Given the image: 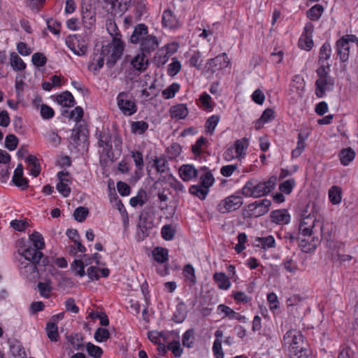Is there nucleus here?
<instances>
[{"instance_id": "nucleus-1", "label": "nucleus", "mask_w": 358, "mask_h": 358, "mask_svg": "<svg viewBox=\"0 0 358 358\" xmlns=\"http://www.w3.org/2000/svg\"><path fill=\"white\" fill-rule=\"evenodd\" d=\"M284 344L291 358H308L310 351L302 334L296 329H290L284 336Z\"/></svg>"}, {"instance_id": "nucleus-2", "label": "nucleus", "mask_w": 358, "mask_h": 358, "mask_svg": "<svg viewBox=\"0 0 358 358\" xmlns=\"http://www.w3.org/2000/svg\"><path fill=\"white\" fill-rule=\"evenodd\" d=\"M277 178L272 176L266 181L255 180L248 181L242 188V194L246 197L258 198L270 193L275 187Z\"/></svg>"}, {"instance_id": "nucleus-3", "label": "nucleus", "mask_w": 358, "mask_h": 358, "mask_svg": "<svg viewBox=\"0 0 358 358\" xmlns=\"http://www.w3.org/2000/svg\"><path fill=\"white\" fill-rule=\"evenodd\" d=\"M20 255L24 258L27 262L21 263L20 269L23 268L27 271H33L35 269V266L32 264L34 262H38L42 257V252L40 250L36 248H31L30 245L24 244L20 247L18 250Z\"/></svg>"}, {"instance_id": "nucleus-4", "label": "nucleus", "mask_w": 358, "mask_h": 358, "mask_svg": "<svg viewBox=\"0 0 358 358\" xmlns=\"http://www.w3.org/2000/svg\"><path fill=\"white\" fill-rule=\"evenodd\" d=\"M124 51V44L117 36L113 38L110 43L102 47V54L108 55L106 64L109 68L113 66L119 60Z\"/></svg>"}, {"instance_id": "nucleus-5", "label": "nucleus", "mask_w": 358, "mask_h": 358, "mask_svg": "<svg viewBox=\"0 0 358 358\" xmlns=\"http://www.w3.org/2000/svg\"><path fill=\"white\" fill-rule=\"evenodd\" d=\"M110 136L108 133L101 131L99 134V148H102V151L99 150L103 157H115V155H120L121 150V141L119 138H115L113 140L114 150L110 143Z\"/></svg>"}, {"instance_id": "nucleus-6", "label": "nucleus", "mask_w": 358, "mask_h": 358, "mask_svg": "<svg viewBox=\"0 0 358 358\" xmlns=\"http://www.w3.org/2000/svg\"><path fill=\"white\" fill-rule=\"evenodd\" d=\"M271 206V201L267 199L255 201L243 210V215L245 217H259L266 214Z\"/></svg>"}, {"instance_id": "nucleus-7", "label": "nucleus", "mask_w": 358, "mask_h": 358, "mask_svg": "<svg viewBox=\"0 0 358 358\" xmlns=\"http://www.w3.org/2000/svg\"><path fill=\"white\" fill-rule=\"evenodd\" d=\"M117 105L121 112L127 116H131L137 111V106L132 96L125 92L118 94Z\"/></svg>"}, {"instance_id": "nucleus-8", "label": "nucleus", "mask_w": 358, "mask_h": 358, "mask_svg": "<svg viewBox=\"0 0 358 358\" xmlns=\"http://www.w3.org/2000/svg\"><path fill=\"white\" fill-rule=\"evenodd\" d=\"M243 204V199L241 196L232 194L219 203L217 210L221 213H227L240 208Z\"/></svg>"}, {"instance_id": "nucleus-9", "label": "nucleus", "mask_w": 358, "mask_h": 358, "mask_svg": "<svg viewBox=\"0 0 358 358\" xmlns=\"http://www.w3.org/2000/svg\"><path fill=\"white\" fill-rule=\"evenodd\" d=\"M131 1V0H101V3L108 13L121 15L128 9Z\"/></svg>"}, {"instance_id": "nucleus-10", "label": "nucleus", "mask_w": 358, "mask_h": 358, "mask_svg": "<svg viewBox=\"0 0 358 358\" xmlns=\"http://www.w3.org/2000/svg\"><path fill=\"white\" fill-rule=\"evenodd\" d=\"M229 64V60L227 54L222 53L209 59L206 64V69L208 72L213 74L218 70L227 67Z\"/></svg>"}, {"instance_id": "nucleus-11", "label": "nucleus", "mask_w": 358, "mask_h": 358, "mask_svg": "<svg viewBox=\"0 0 358 358\" xmlns=\"http://www.w3.org/2000/svg\"><path fill=\"white\" fill-rule=\"evenodd\" d=\"M57 176L59 180L56 185L57 190L64 197L69 196L71 193L70 185L71 184L69 173L65 171H59Z\"/></svg>"}, {"instance_id": "nucleus-12", "label": "nucleus", "mask_w": 358, "mask_h": 358, "mask_svg": "<svg viewBox=\"0 0 358 358\" xmlns=\"http://www.w3.org/2000/svg\"><path fill=\"white\" fill-rule=\"evenodd\" d=\"M217 313L218 315H222V318L228 317L229 320H235L243 323L248 322L245 316L234 311L232 308L224 304L217 306Z\"/></svg>"}, {"instance_id": "nucleus-13", "label": "nucleus", "mask_w": 358, "mask_h": 358, "mask_svg": "<svg viewBox=\"0 0 358 358\" xmlns=\"http://www.w3.org/2000/svg\"><path fill=\"white\" fill-rule=\"evenodd\" d=\"M334 85V79L329 76L325 78H317L315 81V94L317 97L324 96L326 90H331Z\"/></svg>"}, {"instance_id": "nucleus-14", "label": "nucleus", "mask_w": 358, "mask_h": 358, "mask_svg": "<svg viewBox=\"0 0 358 358\" xmlns=\"http://www.w3.org/2000/svg\"><path fill=\"white\" fill-rule=\"evenodd\" d=\"M270 217L272 222L280 225L287 224L291 221V215L285 209L272 211Z\"/></svg>"}, {"instance_id": "nucleus-15", "label": "nucleus", "mask_w": 358, "mask_h": 358, "mask_svg": "<svg viewBox=\"0 0 358 358\" xmlns=\"http://www.w3.org/2000/svg\"><path fill=\"white\" fill-rule=\"evenodd\" d=\"M158 45L159 43L157 38L152 35L146 36L140 42L141 52L146 55H150L151 52L155 50Z\"/></svg>"}, {"instance_id": "nucleus-16", "label": "nucleus", "mask_w": 358, "mask_h": 358, "mask_svg": "<svg viewBox=\"0 0 358 358\" xmlns=\"http://www.w3.org/2000/svg\"><path fill=\"white\" fill-rule=\"evenodd\" d=\"M350 49V44L348 43V41H346L345 38H340L336 41V54L341 62H345L348 60Z\"/></svg>"}, {"instance_id": "nucleus-17", "label": "nucleus", "mask_w": 358, "mask_h": 358, "mask_svg": "<svg viewBox=\"0 0 358 358\" xmlns=\"http://www.w3.org/2000/svg\"><path fill=\"white\" fill-rule=\"evenodd\" d=\"M87 129L83 127H78L73 130L72 135L70 138L71 144L73 145L76 147L78 145H80V143H83V147H85V143L87 141Z\"/></svg>"}, {"instance_id": "nucleus-18", "label": "nucleus", "mask_w": 358, "mask_h": 358, "mask_svg": "<svg viewBox=\"0 0 358 358\" xmlns=\"http://www.w3.org/2000/svg\"><path fill=\"white\" fill-rule=\"evenodd\" d=\"M328 199L333 206H339L343 201V189L338 185H333L328 190Z\"/></svg>"}, {"instance_id": "nucleus-19", "label": "nucleus", "mask_w": 358, "mask_h": 358, "mask_svg": "<svg viewBox=\"0 0 358 358\" xmlns=\"http://www.w3.org/2000/svg\"><path fill=\"white\" fill-rule=\"evenodd\" d=\"M12 181L15 186L23 189L28 187V180L23 176V166L21 164H18L15 169Z\"/></svg>"}, {"instance_id": "nucleus-20", "label": "nucleus", "mask_w": 358, "mask_h": 358, "mask_svg": "<svg viewBox=\"0 0 358 358\" xmlns=\"http://www.w3.org/2000/svg\"><path fill=\"white\" fill-rule=\"evenodd\" d=\"M314 220L309 217H306L305 220H303L299 225L298 238H306L307 236H313V228L314 227Z\"/></svg>"}, {"instance_id": "nucleus-21", "label": "nucleus", "mask_w": 358, "mask_h": 358, "mask_svg": "<svg viewBox=\"0 0 358 358\" xmlns=\"http://www.w3.org/2000/svg\"><path fill=\"white\" fill-rule=\"evenodd\" d=\"M298 239L299 245L304 252H310L313 251L318 244V239L315 238L314 236L298 238Z\"/></svg>"}, {"instance_id": "nucleus-22", "label": "nucleus", "mask_w": 358, "mask_h": 358, "mask_svg": "<svg viewBox=\"0 0 358 358\" xmlns=\"http://www.w3.org/2000/svg\"><path fill=\"white\" fill-rule=\"evenodd\" d=\"M146 36H148L147 26L145 24H138L134 29L130 41L131 43L136 44L140 43Z\"/></svg>"}, {"instance_id": "nucleus-23", "label": "nucleus", "mask_w": 358, "mask_h": 358, "mask_svg": "<svg viewBox=\"0 0 358 358\" xmlns=\"http://www.w3.org/2000/svg\"><path fill=\"white\" fill-rule=\"evenodd\" d=\"M133 68L138 71H145L148 66V58L145 54H138L131 61Z\"/></svg>"}, {"instance_id": "nucleus-24", "label": "nucleus", "mask_w": 358, "mask_h": 358, "mask_svg": "<svg viewBox=\"0 0 358 358\" xmlns=\"http://www.w3.org/2000/svg\"><path fill=\"white\" fill-rule=\"evenodd\" d=\"M328 253L333 261L338 259L341 252H345L344 244L337 241H329L328 243Z\"/></svg>"}, {"instance_id": "nucleus-25", "label": "nucleus", "mask_w": 358, "mask_h": 358, "mask_svg": "<svg viewBox=\"0 0 358 358\" xmlns=\"http://www.w3.org/2000/svg\"><path fill=\"white\" fill-rule=\"evenodd\" d=\"M213 280L217 283V287L220 289L228 290L231 286L229 277L222 272L215 273Z\"/></svg>"}, {"instance_id": "nucleus-26", "label": "nucleus", "mask_w": 358, "mask_h": 358, "mask_svg": "<svg viewBox=\"0 0 358 358\" xmlns=\"http://www.w3.org/2000/svg\"><path fill=\"white\" fill-rule=\"evenodd\" d=\"M170 113L172 118L181 120L187 116L189 111L185 104L180 103L171 106Z\"/></svg>"}, {"instance_id": "nucleus-27", "label": "nucleus", "mask_w": 358, "mask_h": 358, "mask_svg": "<svg viewBox=\"0 0 358 358\" xmlns=\"http://www.w3.org/2000/svg\"><path fill=\"white\" fill-rule=\"evenodd\" d=\"M179 174L184 181H189L196 176V170L192 165H182L179 169Z\"/></svg>"}, {"instance_id": "nucleus-28", "label": "nucleus", "mask_w": 358, "mask_h": 358, "mask_svg": "<svg viewBox=\"0 0 358 358\" xmlns=\"http://www.w3.org/2000/svg\"><path fill=\"white\" fill-rule=\"evenodd\" d=\"M27 169L34 177L38 176L41 173V164L38 158H25Z\"/></svg>"}, {"instance_id": "nucleus-29", "label": "nucleus", "mask_w": 358, "mask_h": 358, "mask_svg": "<svg viewBox=\"0 0 358 358\" xmlns=\"http://www.w3.org/2000/svg\"><path fill=\"white\" fill-rule=\"evenodd\" d=\"M57 101L64 107H71L75 104V100L73 95L68 91L57 95Z\"/></svg>"}, {"instance_id": "nucleus-30", "label": "nucleus", "mask_w": 358, "mask_h": 358, "mask_svg": "<svg viewBox=\"0 0 358 358\" xmlns=\"http://www.w3.org/2000/svg\"><path fill=\"white\" fill-rule=\"evenodd\" d=\"M10 64L14 71H23L26 69V64L16 53L12 52L10 55Z\"/></svg>"}, {"instance_id": "nucleus-31", "label": "nucleus", "mask_w": 358, "mask_h": 358, "mask_svg": "<svg viewBox=\"0 0 358 358\" xmlns=\"http://www.w3.org/2000/svg\"><path fill=\"white\" fill-rule=\"evenodd\" d=\"M256 245L261 247L264 250L273 248L275 247V241L273 236L266 237H258L256 239Z\"/></svg>"}, {"instance_id": "nucleus-32", "label": "nucleus", "mask_w": 358, "mask_h": 358, "mask_svg": "<svg viewBox=\"0 0 358 358\" xmlns=\"http://www.w3.org/2000/svg\"><path fill=\"white\" fill-rule=\"evenodd\" d=\"M162 23L164 26L171 29L176 27L178 22L176 17L173 16L171 10H166L164 12L162 16Z\"/></svg>"}, {"instance_id": "nucleus-33", "label": "nucleus", "mask_w": 358, "mask_h": 358, "mask_svg": "<svg viewBox=\"0 0 358 358\" xmlns=\"http://www.w3.org/2000/svg\"><path fill=\"white\" fill-rule=\"evenodd\" d=\"M269 310L273 314H275L280 308V302L278 296L274 292H270L266 296Z\"/></svg>"}, {"instance_id": "nucleus-34", "label": "nucleus", "mask_w": 358, "mask_h": 358, "mask_svg": "<svg viewBox=\"0 0 358 358\" xmlns=\"http://www.w3.org/2000/svg\"><path fill=\"white\" fill-rule=\"evenodd\" d=\"M189 192L191 194L197 196L201 200H204L209 192L207 188L203 187L200 184L192 185L189 189Z\"/></svg>"}, {"instance_id": "nucleus-35", "label": "nucleus", "mask_w": 358, "mask_h": 358, "mask_svg": "<svg viewBox=\"0 0 358 358\" xmlns=\"http://www.w3.org/2000/svg\"><path fill=\"white\" fill-rule=\"evenodd\" d=\"M29 240L32 243L34 248L41 250L45 247V241L43 236L38 231L29 234Z\"/></svg>"}, {"instance_id": "nucleus-36", "label": "nucleus", "mask_w": 358, "mask_h": 358, "mask_svg": "<svg viewBox=\"0 0 358 358\" xmlns=\"http://www.w3.org/2000/svg\"><path fill=\"white\" fill-rule=\"evenodd\" d=\"M86 263L85 264L80 259H75L71 264V271L79 277L83 278L85 275L86 272L85 271Z\"/></svg>"}, {"instance_id": "nucleus-37", "label": "nucleus", "mask_w": 358, "mask_h": 358, "mask_svg": "<svg viewBox=\"0 0 358 358\" xmlns=\"http://www.w3.org/2000/svg\"><path fill=\"white\" fill-rule=\"evenodd\" d=\"M169 252L166 248L157 247L152 252L155 260L159 263H164L168 260Z\"/></svg>"}, {"instance_id": "nucleus-38", "label": "nucleus", "mask_w": 358, "mask_h": 358, "mask_svg": "<svg viewBox=\"0 0 358 358\" xmlns=\"http://www.w3.org/2000/svg\"><path fill=\"white\" fill-rule=\"evenodd\" d=\"M105 56L101 53L94 54L93 61L89 64L88 68L90 70L97 71L103 66Z\"/></svg>"}, {"instance_id": "nucleus-39", "label": "nucleus", "mask_w": 358, "mask_h": 358, "mask_svg": "<svg viewBox=\"0 0 358 358\" xmlns=\"http://www.w3.org/2000/svg\"><path fill=\"white\" fill-rule=\"evenodd\" d=\"M323 11V6L320 4H316L307 11V16L311 20L316 21L320 19Z\"/></svg>"}, {"instance_id": "nucleus-40", "label": "nucleus", "mask_w": 358, "mask_h": 358, "mask_svg": "<svg viewBox=\"0 0 358 358\" xmlns=\"http://www.w3.org/2000/svg\"><path fill=\"white\" fill-rule=\"evenodd\" d=\"M248 147V141L246 138L237 140L234 143V148L237 155L236 157H242L243 155H245V150Z\"/></svg>"}, {"instance_id": "nucleus-41", "label": "nucleus", "mask_w": 358, "mask_h": 358, "mask_svg": "<svg viewBox=\"0 0 358 358\" xmlns=\"http://www.w3.org/2000/svg\"><path fill=\"white\" fill-rule=\"evenodd\" d=\"M299 46L300 48L308 51L311 50L313 46L311 35L303 34L299 40Z\"/></svg>"}, {"instance_id": "nucleus-42", "label": "nucleus", "mask_w": 358, "mask_h": 358, "mask_svg": "<svg viewBox=\"0 0 358 358\" xmlns=\"http://www.w3.org/2000/svg\"><path fill=\"white\" fill-rule=\"evenodd\" d=\"M148 337L152 343L155 344L166 342V334L164 332L151 331L148 333Z\"/></svg>"}, {"instance_id": "nucleus-43", "label": "nucleus", "mask_w": 358, "mask_h": 358, "mask_svg": "<svg viewBox=\"0 0 358 358\" xmlns=\"http://www.w3.org/2000/svg\"><path fill=\"white\" fill-rule=\"evenodd\" d=\"M180 85L177 83H173L169 85L167 88L162 91V96L164 99H169L174 97L175 94L180 90Z\"/></svg>"}, {"instance_id": "nucleus-44", "label": "nucleus", "mask_w": 358, "mask_h": 358, "mask_svg": "<svg viewBox=\"0 0 358 358\" xmlns=\"http://www.w3.org/2000/svg\"><path fill=\"white\" fill-rule=\"evenodd\" d=\"M46 332L50 341L54 342L57 341L59 338L58 328L55 323L48 322L46 327Z\"/></svg>"}, {"instance_id": "nucleus-45", "label": "nucleus", "mask_w": 358, "mask_h": 358, "mask_svg": "<svg viewBox=\"0 0 358 358\" xmlns=\"http://www.w3.org/2000/svg\"><path fill=\"white\" fill-rule=\"evenodd\" d=\"M214 182V177L210 172H206L200 177V185L207 188L208 191H209L210 187L213 185Z\"/></svg>"}, {"instance_id": "nucleus-46", "label": "nucleus", "mask_w": 358, "mask_h": 358, "mask_svg": "<svg viewBox=\"0 0 358 358\" xmlns=\"http://www.w3.org/2000/svg\"><path fill=\"white\" fill-rule=\"evenodd\" d=\"M110 337V333L108 329L104 328H98L94 335L95 341L98 343L106 341Z\"/></svg>"}, {"instance_id": "nucleus-47", "label": "nucleus", "mask_w": 358, "mask_h": 358, "mask_svg": "<svg viewBox=\"0 0 358 358\" xmlns=\"http://www.w3.org/2000/svg\"><path fill=\"white\" fill-rule=\"evenodd\" d=\"M86 350L88 354L94 358H99L103 354L102 349L92 343H87L86 344Z\"/></svg>"}, {"instance_id": "nucleus-48", "label": "nucleus", "mask_w": 358, "mask_h": 358, "mask_svg": "<svg viewBox=\"0 0 358 358\" xmlns=\"http://www.w3.org/2000/svg\"><path fill=\"white\" fill-rule=\"evenodd\" d=\"M331 55V48L328 42H325L321 47L320 50V60L326 61L329 59Z\"/></svg>"}, {"instance_id": "nucleus-49", "label": "nucleus", "mask_w": 358, "mask_h": 358, "mask_svg": "<svg viewBox=\"0 0 358 358\" xmlns=\"http://www.w3.org/2000/svg\"><path fill=\"white\" fill-rule=\"evenodd\" d=\"M183 275L187 281L194 285L196 282L194 268L191 265H187L183 270Z\"/></svg>"}, {"instance_id": "nucleus-50", "label": "nucleus", "mask_w": 358, "mask_h": 358, "mask_svg": "<svg viewBox=\"0 0 358 358\" xmlns=\"http://www.w3.org/2000/svg\"><path fill=\"white\" fill-rule=\"evenodd\" d=\"M295 185L296 182L294 179H288L280 185L279 189L280 190L281 192L284 194H289L292 192Z\"/></svg>"}, {"instance_id": "nucleus-51", "label": "nucleus", "mask_w": 358, "mask_h": 358, "mask_svg": "<svg viewBox=\"0 0 358 358\" xmlns=\"http://www.w3.org/2000/svg\"><path fill=\"white\" fill-rule=\"evenodd\" d=\"M220 120L218 115H212L207 120L205 127L207 133L213 134Z\"/></svg>"}, {"instance_id": "nucleus-52", "label": "nucleus", "mask_w": 358, "mask_h": 358, "mask_svg": "<svg viewBox=\"0 0 358 358\" xmlns=\"http://www.w3.org/2000/svg\"><path fill=\"white\" fill-rule=\"evenodd\" d=\"M83 20L86 27H90L96 21L95 12L88 10L87 9L85 11H83Z\"/></svg>"}, {"instance_id": "nucleus-53", "label": "nucleus", "mask_w": 358, "mask_h": 358, "mask_svg": "<svg viewBox=\"0 0 358 358\" xmlns=\"http://www.w3.org/2000/svg\"><path fill=\"white\" fill-rule=\"evenodd\" d=\"M175 229L171 225H164L161 230L162 238L166 241H171L174 238Z\"/></svg>"}, {"instance_id": "nucleus-54", "label": "nucleus", "mask_w": 358, "mask_h": 358, "mask_svg": "<svg viewBox=\"0 0 358 358\" xmlns=\"http://www.w3.org/2000/svg\"><path fill=\"white\" fill-rule=\"evenodd\" d=\"M194 337L192 330L186 331L182 335V345L187 348H192L194 344Z\"/></svg>"}, {"instance_id": "nucleus-55", "label": "nucleus", "mask_w": 358, "mask_h": 358, "mask_svg": "<svg viewBox=\"0 0 358 358\" xmlns=\"http://www.w3.org/2000/svg\"><path fill=\"white\" fill-rule=\"evenodd\" d=\"M38 287L40 294L43 297L48 298L50 296L52 287L50 282H39Z\"/></svg>"}, {"instance_id": "nucleus-56", "label": "nucleus", "mask_w": 358, "mask_h": 358, "mask_svg": "<svg viewBox=\"0 0 358 358\" xmlns=\"http://www.w3.org/2000/svg\"><path fill=\"white\" fill-rule=\"evenodd\" d=\"M31 61L35 66L41 67L45 64L47 59L43 53L36 52L32 55Z\"/></svg>"}, {"instance_id": "nucleus-57", "label": "nucleus", "mask_w": 358, "mask_h": 358, "mask_svg": "<svg viewBox=\"0 0 358 358\" xmlns=\"http://www.w3.org/2000/svg\"><path fill=\"white\" fill-rule=\"evenodd\" d=\"M167 348L172 352L175 357H179L182 354V349L178 341H173L169 343Z\"/></svg>"}, {"instance_id": "nucleus-58", "label": "nucleus", "mask_w": 358, "mask_h": 358, "mask_svg": "<svg viewBox=\"0 0 358 358\" xmlns=\"http://www.w3.org/2000/svg\"><path fill=\"white\" fill-rule=\"evenodd\" d=\"M148 128V124L144 121L133 122L131 124V130L134 132H138L139 134L144 133Z\"/></svg>"}, {"instance_id": "nucleus-59", "label": "nucleus", "mask_w": 358, "mask_h": 358, "mask_svg": "<svg viewBox=\"0 0 358 358\" xmlns=\"http://www.w3.org/2000/svg\"><path fill=\"white\" fill-rule=\"evenodd\" d=\"M180 69L181 64L180 62L176 58H173V62L169 65L168 74L171 76H174L180 71Z\"/></svg>"}, {"instance_id": "nucleus-60", "label": "nucleus", "mask_w": 358, "mask_h": 358, "mask_svg": "<svg viewBox=\"0 0 358 358\" xmlns=\"http://www.w3.org/2000/svg\"><path fill=\"white\" fill-rule=\"evenodd\" d=\"M18 143V139L14 134H8L5 139V145L9 150L15 149Z\"/></svg>"}, {"instance_id": "nucleus-61", "label": "nucleus", "mask_w": 358, "mask_h": 358, "mask_svg": "<svg viewBox=\"0 0 358 358\" xmlns=\"http://www.w3.org/2000/svg\"><path fill=\"white\" fill-rule=\"evenodd\" d=\"M247 241V236L245 233H241L238 236V243L235 246L237 253H241L245 249V243Z\"/></svg>"}, {"instance_id": "nucleus-62", "label": "nucleus", "mask_w": 358, "mask_h": 358, "mask_svg": "<svg viewBox=\"0 0 358 358\" xmlns=\"http://www.w3.org/2000/svg\"><path fill=\"white\" fill-rule=\"evenodd\" d=\"M304 140L305 138L302 137L301 134H299L298 136L297 146L294 150H292V157H298L301 155L305 148Z\"/></svg>"}, {"instance_id": "nucleus-63", "label": "nucleus", "mask_w": 358, "mask_h": 358, "mask_svg": "<svg viewBox=\"0 0 358 358\" xmlns=\"http://www.w3.org/2000/svg\"><path fill=\"white\" fill-rule=\"evenodd\" d=\"M201 52L199 51H196L192 55L189 59V64L192 66L196 67L197 69H201Z\"/></svg>"}, {"instance_id": "nucleus-64", "label": "nucleus", "mask_w": 358, "mask_h": 358, "mask_svg": "<svg viewBox=\"0 0 358 358\" xmlns=\"http://www.w3.org/2000/svg\"><path fill=\"white\" fill-rule=\"evenodd\" d=\"M10 224L15 230L18 231H23L28 227V223L25 220H14L10 222Z\"/></svg>"}]
</instances>
